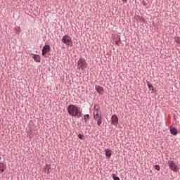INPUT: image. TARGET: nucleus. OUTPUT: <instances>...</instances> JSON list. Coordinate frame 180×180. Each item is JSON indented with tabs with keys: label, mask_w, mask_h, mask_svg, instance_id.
Returning <instances> with one entry per match:
<instances>
[{
	"label": "nucleus",
	"mask_w": 180,
	"mask_h": 180,
	"mask_svg": "<svg viewBox=\"0 0 180 180\" xmlns=\"http://www.w3.org/2000/svg\"><path fill=\"white\" fill-rule=\"evenodd\" d=\"M112 179L114 180H120V179L118 176H117L116 174H112Z\"/></svg>",
	"instance_id": "2eb2a0df"
},
{
	"label": "nucleus",
	"mask_w": 180,
	"mask_h": 180,
	"mask_svg": "<svg viewBox=\"0 0 180 180\" xmlns=\"http://www.w3.org/2000/svg\"><path fill=\"white\" fill-rule=\"evenodd\" d=\"M79 139H80L81 140H84V136H82V134H79L78 135Z\"/></svg>",
	"instance_id": "a211bd4d"
},
{
	"label": "nucleus",
	"mask_w": 180,
	"mask_h": 180,
	"mask_svg": "<svg viewBox=\"0 0 180 180\" xmlns=\"http://www.w3.org/2000/svg\"><path fill=\"white\" fill-rule=\"evenodd\" d=\"M97 119H98L97 124H98V126H101V124H102V117L97 118Z\"/></svg>",
	"instance_id": "4468645a"
},
{
	"label": "nucleus",
	"mask_w": 180,
	"mask_h": 180,
	"mask_svg": "<svg viewBox=\"0 0 180 180\" xmlns=\"http://www.w3.org/2000/svg\"><path fill=\"white\" fill-rule=\"evenodd\" d=\"M148 86L149 89H151V88H153V84L150 82H148Z\"/></svg>",
	"instance_id": "f3484780"
},
{
	"label": "nucleus",
	"mask_w": 180,
	"mask_h": 180,
	"mask_svg": "<svg viewBox=\"0 0 180 180\" xmlns=\"http://www.w3.org/2000/svg\"><path fill=\"white\" fill-rule=\"evenodd\" d=\"M4 171H5V165L0 163V172H4Z\"/></svg>",
	"instance_id": "f8f14e48"
},
{
	"label": "nucleus",
	"mask_w": 180,
	"mask_h": 180,
	"mask_svg": "<svg viewBox=\"0 0 180 180\" xmlns=\"http://www.w3.org/2000/svg\"><path fill=\"white\" fill-rule=\"evenodd\" d=\"M49 52H50V45H45L42 49V56H46Z\"/></svg>",
	"instance_id": "0eeeda50"
},
{
	"label": "nucleus",
	"mask_w": 180,
	"mask_h": 180,
	"mask_svg": "<svg viewBox=\"0 0 180 180\" xmlns=\"http://www.w3.org/2000/svg\"><path fill=\"white\" fill-rule=\"evenodd\" d=\"M105 152L106 157L110 158V157L112 156V150L110 149H105Z\"/></svg>",
	"instance_id": "9b49d317"
},
{
	"label": "nucleus",
	"mask_w": 180,
	"mask_h": 180,
	"mask_svg": "<svg viewBox=\"0 0 180 180\" xmlns=\"http://www.w3.org/2000/svg\"><path fill=\"white\" fill-rule=\"evenodd\" d=\"M50 169H51V167H49L47 169L49 174H50Z\"/></svg>",
	"instance_id": "6ab92c4d"
},
{
	"label": "nucleus",
	"mask_w": 180,
	"mask_h": 180,
	"mask_svg": "<svg viewBox=\"0 0 180 180\" xmlns=\"http://www.w3.org/2000/svg\"><path fill=\"white\" fill-rule=\"evenodd\" d=\"M155 169H156L157 171H160V169H161V167H160V165H156L155 166Z\"/></svg>",
	"instance_id": "dca6fc26"
},
{
	"label": "nucleus",
	"mask_w": 180,
	"mask_h": 180,
	"mask_svg": "<svg viewBox=\"0 0 180 180\" xmlns=\"http://www.w3.org/2000/svg\"><path fill=\"white\" fill-rule=\"evenodd\" d=\"M96 91L100 95H103L105 90H103V87L101 86H96Z\"/></svg>",
	"instance_id": "1a4fd4ad"
},
{
	"label": "nucleus",
	"mask_w": 180,
	"mask_h": 180,
	"mask_svg": "<svg viewBox=\"0 0 180 180\" xmlns=\"http://www.w3.org/2000/svg\"><path fill=\"white\" fill-rule=\"evenodd\" d=\"M111 120H112V124H114L115 126H116L117 123H119V118L117 117V115H112L111 117Z\"/></svg>",
	"instance_id": "6e6552de"
},
{
	"label": "nucleus",
	"mask_w": 180,
	"mask_h": 180,
	"mask_svg": "<svg viewBox=\"0 0 180 180\" xmlns=\"http://www.w3.org/2000/svg\"><path fill=\"white\" fill-rule=\"evenodd\" d=\"M94 109L95 110L94 111V116L95 120H96V119H99L101 117V112H99V110H98V109H99V106L95 105Z\"/></svg>",
	"instance_id": "39448f33"
},
{
	"label": "nucleus",
	"mask_w": 180,
	"mask_h": 180,
	"mask_svg": "<svg viewBox=\"0 0 180 180\" xmlns=\"http://www.w3.org/2000/svg\"><path fill=\"white\" fill-rule=\"evenodd\" d=\"M122 1L126 4V2H127V0H122Z\"/></svg>",
	"instance_id": "aec40b11"
},
{
	"label": "nucleus",
	"mask_w": 180,
	"mask_h": 180,
	"mask_svg": "<svg viewBox=\"0 0 180 180\" xmlns=\"http://www.w3.org/2000/svg\"><path fill=\"white\" fill-rule=\"evenodd\" d=\"M61 41L62 43H64L65 44H66V46L72 47V39H71V37L65 34L63 37Z\"/></svg>",
	"instance_id": "f03ea898"
},
{
	"label": "nucleus",
	"mask_w": 180,
	"mask_h": 180,
	"mask_svg": "<svg viewBox=\"0 0 180 180\" xmlns=\"http://www.w3.org/2000/svg\"><path fill=\"white\" fill-rule=\"evenodd\" d=\"M68 112L70 116H76L77 119H79L82 116V110L74 105H70L68 107Z\"/></svg>",
	"instance_id": "f257e3e1"
},
{
	"label": "nucleus",
	"mask_w": 180,
	"mask_h": 180,
	"mask_svg": "<svg viewBox=\"0 0 180 180\" xmlns=\"http://www.w3.org/2000/svg\"><path fill=\"white\" fill-rule=\"evenodd\" d=\"M32 58L36 63H41V58L39 55L33 54Z\"/></svg>",
	"instance_id": "9d476101"
},
{
	"label": "nucleus",
	"mask_w": 180,
	"mask_h": 180,
	"mask_svg": "<svg viewBox=\"0 0 180 180\" xmlns=\"http://www.w3.org/2000/svg\"><path fill=\"white\" fill-rule=\"evenodd\" d=\"M90 117H89V115H84V122L85 123H87L88 120H89Z\"/></svg>",
	"instance_id": "ddd939ff"
},
{
	"label": "nucleus",
	"mask_w": 180,
	"mask_h": 180,
	"mask_svg": "<svg viewBox=\"0 0 180 180\" xmlns=\"http://www.w3.org/2000/svg\"><path fill=\"white\" fill-rule=\"evenodd\" d=\"M169 130H170L171 134H172L173 136H176V134H178V129L175 128V127L174 126V124L169 127Z\"/></svg>",
	"instance_id": "423d86ee"
},
{
	"label": "nucleus",
	"mask_w": 180,
	"mask_h": 180,
	"mask_svg": "<svg viewBox=\"0 0 180 180\" xmlns=\"http://www.w3.org/2000/svg\"><path fill=\"white\" fill-rule=\"evenodd\" d=\"M77 65L79 68H81L82 70H85L86 68V62L85 60L79 59L77 62Z\"/></svg>",
	"instance_id": "20e7f679"
},
{
	"label": "nucleus",
	"mask_w": 180,
	"mask_h": 180,
	"mask_svg": "<svg viewBox=\"0 0 180 180\" xmlns=\"http://www.w3.org/2000/svg\"><path fill=\"white\" fill-rule=\"evenodd\" d=\"M168 167L173 171L174 172H178L179 171V167H178V165L175 163L173 160H169L167 162Z\"/></svg>",
	"instance_id": "7ed1b4c3"
}]
</instances>
